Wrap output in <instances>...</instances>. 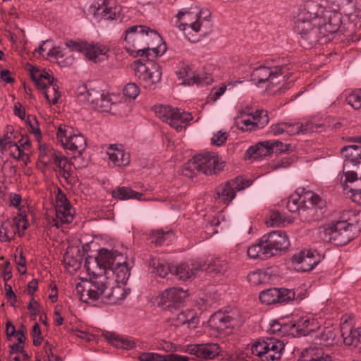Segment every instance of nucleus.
I'll return each instance as SVG.
<instances>
[{
    "mask_svg": "<svg viewBox=\"0 0 361 361\" xmlns=\"http://www.w3.org/2000/svg\"><path fill=\"white\" fill-rule=\"evenodd\" d=\"M174 238L175 235L171 230L166 231L163 230L152 231L149 236L151 242L157 246L169 245Z\"/></svg>",
    "mask_w": 361,
    "mask_h": 361,
    "instance_id": "nucleus-37",
    "label": "nucleus"
},
{
    "mask_svg": "<svg viewBox=\"0 0 361 361\" xmlns=\"http://www.w3.org/2000/svg\"><path fill=\"white\" fill-rule=\"evenodd\" d=\"M88 94V102L92 109L101 112L110 111L114 102L108 92L104 90H92Z\"/></svg>",
    "mask_w": 361,
    "mask_h": 361,
    "instance_id": "nucleus-26",
    "label": "nucleus"
},
{
    "mask_svg": "<svg viewBox=\"0 0 361 361\" xmlns=\"http://www.w3.org/2000/svg\"><path fill=\"white\" fill-rule=\"evenodd\" d=\"M125 42L126 51L132 56H145L149 58L150 56H159L166 51L165 45L162 51L159 49L161 47L149 48V46L142 47V42L147 41L149 36L154 39L160 40V35L158 32L144 25H133L128 27L125 32Z\"/></svg>",
    "mask_w": 361,
    "mask_h": 361,
    "instance_id": "nucleus-4",
    "label": "nucleus"
},
{
    "mask_svg": "<svg viewBox=\"0 0 361 361\" xmlns=\"http://www.w3.org/2000/svg\"><path fill=\"white\" fill-rule=\"evenodd\" d=\"M187 351L197 357L203 359H213L219 353V347L216 343H208L204 345H189Z\"/></svg>",
    "mask_w": 361,
    "mask_h": 361,
    "instance_id": "nucleus-29",
    "label": "nucleus"
},
{
    "mask_svg": "<svg viewBox=\"0 0 361 361\" xmlns=\"http://www.w3.org/2000/svg\"><path fill=\"white\" fill-rule=\"evenodd\" d=\"M295 29L301 38L310 45L316 44L322 37L320 24L317 21L300 19V18L296 17Z\"/></svg>",
    "mask_w": 361,
    "mask_h": 361,
    "instance_id": "nucleus-17",
    "label": "nucleus"
},
{
    "mask_svg": "<svg viewBox=\"0 0 361 361\" xmlns=\"http://www.w3.org/2000/svg\"><path fill=\"white\" fill-rule=\"evenodd\" d=\"M176 325H183L188 324L190 327H195L198 323V319L196 317V314L193 310H188L181 312L177 315Z\"/></svg>",
    "mask_w": 361,
    "mask_h": 361,
    "instance_id": "nucleus-42",
    "label": "nucleus"
},
{
    "mask_svg": "<svg viewBox=\"0 0 361 361\" xmlns=\"http://www.w3.org/2000/svg\"><path fill=\"white\" fill-rule=\"evenodd\" d=\"M179 23L177 27L180 30H185L187 27H190L192 30L198 32L201 26H204V23H209L207 19L208 16L202 17L201 11H190L188 10L180 11L176 16Z\"/></svg>",
    "mask_w": 361,
    "mask_h": 361,
    "instance_id": "nucleus-18",
    "label": "nucleus"
},
{
    "mask_svg": "<svg viewBox=\"0 0 361 361\" xmlns=\"http://www.w3.org/2000/svg\"><path fill=\"white\" fill-rule=\"evenodd\" d=\"M123 94L130 99H135L140 94V87L135 82H128L123 88Z\"/></svg>",
    "mask_w": 361,
    "mask_h": 361,
    "instance_id": "nucleus-52",
    "label": "nucleus"
},
{
    "mask_svg": "<svg viewBox=\"0 0 361 361\" xmlns=\"http://www.w3.org/2000/svg\"><path fill=\"white\" fill-rule=\"evenodd\" d=\"M153 109L157 117L178 132L185 128L193 118L191 113L167 105H156Z\"/></svg>",
    "mask_w": 361,
    "mask_h": 361,
    "instance_id": "nucleus-9",
    "label": "nucleus"
},
{
    "mask_svg": "<svg viewBox=\"0 0 361 361\" xmlns=\"http://www.w3.org/2000/svg\"><path fill=\"white\" fill-rule=\"evenodd\" d=\"M47 56L54 57L61 66H68L73 64L74 59L72 54L65 51L60 47H51L47 53Z\"/></svg>",
    "mask_w": 361,
    "mask_h": 361,
    "instance_id": "nucleus-35",
    "label": "nucleus"
},
{
    "mask_svg": "<svg viewBox=\"0 0 361 361\" xmlns=\"http://www.w3.org/2000/svg\"><path fill=\"white\" fill-rule=\"evenodd\" d=\"M70 206L71 204L68 201L66 196L63 193H62L61 191L59 190V193L56 196L55 209H60L62 207H67Z\"/></svg>",
    "mask_w": 361,
    "mask_h": 361,
    "instance_id": "nucleus-55",
    "label": "nucleus"
},
{
    "mask_svg": "<svg viewBox=\"0 0 361 361\" xmlns=\"http://www.w3.org/2000/svg\"><path fill=\"white\" fill-rule=\"evenodd\" d=\"M268 226H285L286 220L285 217L278 211H273L270 213L268 220H267Z\"/></svg>",
    "mask_w": 361,
    "mask_h": 361,
    "instance_id": "nucleus-47",
    "label": "nucleus"
},
{
    "mask_svg": "<svg viewBox=\"0 0 361 361\" xmlns=\"http://www.w3.org/2000/svg\"><path fill=\"white\" fill-rule=\"evenodd\" d=\"M90 280L82 283H78L75 287V292L80 300L84 302L95 301L104 295L105 292L114 282V278L102 274H89Z\"/></svg>",
    "mask_w": 361,
    "mask_h": 361,
    "instance_id": "nucleus-6",
    "label": "nucleus"
},
{
    "mask_svg": "<svg viewBox=\"0 0 361 361\" xmlns=\"http://www.w3.org/2000/svg\"><path fill=\"white\" fill-rule=\"evenodd\" d=\"M286 66H276L267 67L261 66L253 69L251 74V80L259 86L266 84V86H274L279 82V77L286 73Z\"/></svg>",
    "mask_w": 361,
    "mask_h": 361,
    "instance_id": "nucleus-15",
    "label": "nucleus"
},
{
    "mask_svg": "<svg viewBox=\"0 0 361 361\" xmlns=\"http://www.w3.org/2000/svg\"><path fill=\"white\" fill-rule=\"evenodd\" d=\"M269 279L267 271L263 270H258L250 273L247 276V280L250 284L257 286L262 283H267Z\"/></svg>",
    "mask_w": 361,
    "mask_h": 361,
    "instance_id": "nucleus-44",
    "label": "nucleus"
},
{
    "mask_svg": "<svg viewBox=\"0 0 361 361\" xmlns=\"http://www.w3.org/2000/svg\"><path fill=\"white\" fill-rule=\"evenodd\" d=\"M102 336L110 344L118 348L129 350L135 346L134 340L126 336L117 335L109 331L102 333Z\"/></svg>",
    "mask_w": 361,
    "mask_h": 361,
    "instance_id": "nucleus-32",
    "label": "nucleus"
},
{
    "mask_svg": "<svg viewBox=\"0 0 361 361\" xmlns=\"http://www.w3.org/2000/svg\"><path fill=\"white\" fill-rule=\"evenodd\" d=\"M204 266L205 264L201 261L181 263L177 267H173V274L179 279L185 281L194 275L197 271L202 269Z\"/></svg>",
    "mask_w": 361,
    "mask_h": 361,
    "instance_id": "nucleus-28",
    "label": "nucleus"
},
{
    "mask_svg": "<svg viewBox=\"0 0 361 361\" xmlns=\"http://www.w3.org/2000/svg\"><path fill=\"white\" fill-rule=\"evenodd\" d=\"M57 140L66 149L81 154L87 145L86 138L81 133H75L70 126H60L57 130Z\"/></svg>",
    "mask_w": 361,
    "mask_h": 361,
    "instance_id": "nucleus-11",
    "label": "nucleus"
},
{
    "mask_svg": "<svg viewBox=\"0 0 361 361\" xmlns=\"http://www.w3.org/2000/svg\"><path fill=\"white\" fill-rule=\"evenodd\" d=\"M39 161L45 167L54 165L55 171L59 169V174L67 183H71L73 171L68 159L63 152L45 145H39Z\"/></svg>",
    "mask_w": 361,
    "mask_h": 361,
    "instance_id": "nucleus-7",
    "label": "nucleus"
},
{
    "mask_svg": "<svg viewBox=\"0 0 361 361\" xmlns=\"http://www.w3.org/2000/svg\"><path fill=\"white\" fill-rule=\"evenodd\" d=\"M59 89V87L57 84V80L52 78L50 84L47 85V87L43 90L44 97L49 103L56 104L58 102V100L61 97V93Z\"/></svg>",
    "mask_w": 361,
    "mask_h": 361,
    "instance_id": "nucleus-41",
    "label": "nucleus"
},
{
    "mask_svg": "<svg viewBox=\"0 0 361 361\" xmlns=\"http://www.w3.org/2000/svg\"><path fill=\"white\" fill-rule=\"evenodd\" d=\"M335 339V334L331 329H325L321 334V341H323L324 345H329L333 344Z\"/></svg>",
    "mask_w": 361,
    "mask_h": 361,
    "instance_id": "nucleus-54",
    "label": "nucleus"
},
{
    "mask_svg": "<svg viewBox=\"0 0 361 361\" xmlns=\"http://www.w3.org/2000/svg\"><path fill=\"white\" fill-rule=\"evenodd\" d=\"M325 201L312 191L298 188L287 201L286 207L290 212H298L300 220L310 222L319 219L323 215Z\"/></svg>",
    "mask_w": 361,
    "mask_h": 361,
    "instance_id": "nucleus-3",
    "label": "nucleus"
},
{
    "mask_svg": "<svg viewBox=\"0 0 361 361\" xmlns=\"http://www.w3.org/2000/svg\"><path fill=\"white\" fill-rule=\"evenodd\" d=\"M92 89H87V86L82 85L79 86L77 88V94L78 97L80 98L81 100L83 101H87L88 102V97H89V93L90 91H92Z\"/></svg>",
    "mask_w": 361,
    "mask_h": 361,
    "instance_id": "nucleus-61",
    "label": "nucleus"
},
{
    "mask_svg": "<svg viewBox=\"0 0 361 361\" xmlns=\"http://www.w3.org/2000/svg\"><path fill=\"white\" fill-rule=\"evenodd\" d=\"M251 185L250 180L241 177L228 180L224 185L216 188L215 198L228 204L235 197L236 191H240Z\"/></svg>",
    "mask_w": 361,
    "mask_h": 361,
    "instance_id": "nucleus-16",
    "label": "nucleus"
},
{
    "mask_svg": "<svg viewBox=\"0 0 361 361\" xmlns=\"http://www.w3.org/2000/svg\"><path fill=\"white\" fill-rule=\"evenodd\" d=\"M361 212L346 211L339 221L326 225L321 233L322 239L337 246H343L351 241L355 231H359Z\"/></svg>",
    "mask_w": 361,
    "mask_h": 361,
    "instance_id": "nucleus-2",
    "label": "nucleus"
},
{
    "mask_svg": "<svg viewBox=\"0 0 361 361\" xmlns=\"http://www.w3.org/2000/svg\"><path fill=\"white\" fill-rule=\"evenodd\" d=\"M6 242L11 241L16 234V228L13 222L6 220L1 224L0 226Z\"/></svg>",
    "mask_w": 361,
    "mask_h": 361,
    "instance_id": "nucleus-48",
    "label": "nucleus"
},
{
    "mask_svg": "<svg viewBox=\"0 0 361 361\" xmlns=\"http://www.w3.org/2000/svg\"><path fill=\"white\" fill-rule=\"evenodd\" d=\"M149 65L150 66H148L140 60L135 61V75L145 88L154 90L157 83L161 80V72L157 64L150 63Z\"/></svg>",
    "mask_w": 361,
    "mask_h": 361,
    "instance_id": "nucleus-12",
    "label": "nucleus"
},
{
    "mask_svg": "<svg viewBox=\"0 0 361 361\" xmlns=\"http://www.w3.org/2000/svg\"><path fill=\"white\" fill-rule=\"evenodd\" d=\"M227 139V135L225 132L219 131L212 137V143L216 146L223 145Z\"/></svg>",
    "mask_w": 361,
    "mask_h": 361,
    "instance_id": "nucleus-57",
    "label": "nucleus"
},
{
    "mask_svg": "<svg viewBox=\"0 0 361 361\" xmlns=\"http://www.w3.org/2000/svg\"><path fill=\"white\" fill-rule=\"evenodd\" d=\"M341 334L345 345L356 346L359 343L357 329H352L351 321H348L347 319H341Z\"/></svg>",
    "mask_w": 361,
    "mask_h": 361,
    "instance_id": "nucleus-33",
    "label": "nucleus"
},
{
    "mask_svg": "<svg viewBox=\"0 0 361 361\" xmlns=\"http://www.w3.org/2000/svg\"><path fill=\"white\" fill-rule=\"evenodd\" d=\"M321 257L315 250H303L292 257V262L295 269L299 271H309L319 264Z\"/></svg>",
    "mask_w": 361,
    "mask_h": 361,
    "instance_id": "nucleus-21",
    "label": "nucleus"
},
{
    "mask_svg": "<svg viewBox=\"0 0 361 361\" xmlns=\"http://www.w3.org/2000/svg\"><path fill=\"white\" fill-rule=\"evenodd\" d=\"M139 360L140 361H191L194 359L174 353L160 355L156 353H142L140 355Z\"/></svg>",
    "mask_w": 361,
    "mask_h": 361,
    "instance_id": "nucleus-30",
    "label": "nucleus"
},
{
    "mask_svg": "<svg viewBox=\"0 0 361 361\" xmlns=\"http://www.w3.org/2000/svg\"><path fill=\"white\" fill-rule=\"evenodd\" d=\"M320 128H322L321 125L314 124L310 121L305 123L283 122L271 125L270 126V132L275 136L283 134L287 136H292L318 131Z\"/></svg>",
    "mask_w": 361,
    "mask_h": 361,
    "instance_id": "nucleus-13",
    "label": "nucleus"
},
{
    "mask_svg": "<svg viewBox=\"0 0 361 361\" xmlns=\"http://www.w3.org/2000/svg\"><path fill=\"white\" fill-rule=\"evenodd\" d=\"M31 77L36 87L39 90L47 87V85L50 84L52 78H54L48 72L39 71H32Z\"/></svg>",
    "mask_w": 361,
    "mask_h": 361,
    "instance_id": "nucleus-40",
    "label": "nucleus"
},
{
    "mask_svg": "<svg viewBox=\"0 0 361 361\" xmlns=\"http://www.w3.org/2000/svg\"><path fill=\"white\" fill-rule=\"evenodd\" d=\"M260 301L266 305L287 303L295 298V293L288 289L270 288L259 293Z\"/></svg>",
    "mask_w": 361,
    "mask_h": 361,
    "instance_id": "nucleus-23",
    "label": "nucleus"
},
{
    "mask_svg": "<svg viewBox=\"0 0 361 361\" xmlns=\"http://www.w3.org/2000/svg\"><path fill=\"white\" fill-rule=\"evenodd\" d=\"M179 78H183L182 82L184 85H207L212 82V78L209 75L202 76L196 73L195 68L192 64L183 63L178 72Z\"/></svg>",
    "mask_w": 361,
    "mask_h": 361,
    "instance_id": "nucleus-25",
    "label": "nucleus"
},
{
    "mask_svg": "<svg viewBox=\"0 0 361 361\" xmlns=\"http://www.w3.org/2000/svg\"><path fill=\"white\" fill-rule=\"evenodd\" d=\"M290 246L286 233L276 231L264 235L258 243L250 245L247 255L252 259H266L284 251Z\"/></svg>",
    "mask_w": 361,
    "mask_h": 361,
    "instance_id": "nucleus-5",
    "label": "nucleus"
},
{
    "mask_svg": "<svg viewBox=\"0 0 361 361\" xmlns=\"http://www.w3.org/2000/svg\"><path fill=\"white\" fill-rule=\"evenodd\" d=\"M246 153L250 157L257 159L267 156L271 152L269 145L267 144L265 141L259 142L256 145L250 146Z\"/></svg>",
    "mask_w": 361,
    "mask_h": 361,
    "instance_id": "nucleus-39",
    "label": "nucleus"
},
{
    "mask_svg": "<svg viewBox=\"0 0 361 361\" xmlns=\"http://www.w3.org/2000/svg\"><path fill=\"white\" fill-rule=\"evenodd\" d=\"M224 167V162L217 155L210 152H203L195 155L185 165L183 173L192 177L195 171L207 175H212L220 171Z\"/></svg>",
    "mask_w": 361,
    "mask_h": 361,
    "instance_id": "nucleus-8",
    "label": "nucleus"
},
{
    "mask_svg": "<svg viewBox=\"0 0 361 361\" xmlns=\"http://www.w3.org/2000/svg\"><path fill=\"white\" fill-rule=\"evenodd\" d=\"M151 266L153 269V272L161 278L166 277L169 272L173 274V267H171L168 264L153 261L151 263Z\"/></svg>",
    "mask_w": 361,
    "mask_h": 361,
    "instance_id": "nucleus-45",
    "label": "nucleus"
},
{
    "mask_svg": "<svg viewBox=\"0 0 361 361\" xmlns=\"http://www.w3.org/2000/svg\"><path fill=\"white\" fill-rule=\"evenodd\" d=\"M215 319H218L222 325H219V328H227L229 326V323L231 322V317L224 314H216L214 317Z\"/></svg>",
    "mask_w": 361,
    "mask_h": 361,
    "instance_id": "nucleus-64",
    "label": "nucleus"
},
{
    "mask_svg": "<svg viewBox=\"0 0 361 361\" xmlns=\"http://www.w3.org/2000/svg\"><path fill=\"white\" fill-rule=\"evenodd\" d=\"M75 335L78 338L85 340L87 342L94 341L96 338V336L93 334H91L90 332L85 330L76 329L75 331Z\"/></svg>",
    "mask_w": 361,
    "mask_h": 361,
    "instance_id": "nucleus-56",
    "label": "nucleus"
},
{
    "mask_svg": "<svg viewBox=\"0 0 361 361\" xmlns=\"http://www.w3.org/2000/svg\"><path fill=\"white\" fill-rule=\"evenodd\" d=\"M188 296L187 290L182 288L173 287L164 290L159 295V305L171 311L178 308Z\"/></svg>",
    "mask_w": 361,
    "mask_h": 361,
    "instance_id": "nucleus-19",
    "label": "nucleus"
},
{
    "mask_svg": "<svg viewBox=\"0 0 361 361\" xmlns=\"http://www.w3.org/2000/svg\"><path fill=\"white\" fill-rule=\"evenodd\" d=\"M205 264L202 269L207 270L208 272L222 273L226 269V263L225 261L219 258L212 259L208 264Z\"/></svg>",
    "mask_w": 361,
    "mask_h": 361,
    "instance_id": "nucleus-43",
    "label": "nucleus"
},
{
    "mask_svg": "<svg viewBox=\"0 0 361 361\" xmlns=\"http://www.w3.org/2000/svg\"><path fill=\"white\" fill-rule=\"evenodd\" d=\"M120 283L114 282L109 287V292L104 295V298L111 304H118L123 300L130 293V290L118 285ZM122 284H125L126 283Z\"/></svg>",
    "mask_w": 361,
    "mask_h": 361,
    "instance_id": "nucleus-34",
    "label": "nucleus"
},
{
    "mask_svg": "<svg viewBox=\"0 0 361 361\" xmlns=\"http://www.w3.org/2000/svg\"><path fill=\"white\" fill-rule=\"evenodd\" d=\"M341 153L344 159V167L348 164L355 166L361 162V145L345 146L341 148Z\"/></svg>",
    "mask_w": 361,
    "mask_h": 361,
    "instance_id": "nucleus-31",
    "label": "nucleus"
},
{
    "mask_svg": "<svg viewBox=\"0 0 361 361\" xmlns=\"http://www.w3.org/2000/svg\"><path fill=\"white\" fill-rule=\"evenodd\" d=\"M323 13H325L324 7L316 1H309L300 8L297 17L319 23Z\"/></svg>",
    "mask_w": 361,
    "mask_h": 361,
    "instance_id": "nucleus-27",
    "label": "nucleus"
},
{
    "mask_svg": "<svg viewBox=\"0 0 361 361\" xmlns=\"http://www.w3.org/2000/svg\"><path fill=\"white\" fill-rule=\"evenodd\" d=\"M226 90V85H222L220 87H214L209 94V99L216 102L221 95H223Z\"/></svg>",
    "mask_w": 361,
    "mask_h": 361,
    "instance_id": "nucleus-58",
    "label": "nucleus"
},
{
    "mask_svg": "<svg viewBox=\"0 0 361 361\" xmlns=\"http://www.w3.org/2000/svg\"><path fill=\"white\" fill-rule=\"evenodd\" d=\"M66 47L71 51H75L84 54L86 58L94 62H99L107 59L109 49L105 46L89 44L86 42H75L68 40L66 42Z\"/></svg>",
    "mask_w": 361,
    "mask_h": 361,
    "instance_id": "nucleus-14",
    "label": "nucleus"
},
{
    "mask_svg": "<svg viewBox=\"0 0 361 361\" xmlns=\"http://www.w3.org/2000/svg\"><path fill=\"white\" fill-rule=\"evenodd\" d=\"M4 269L2 271V277L5 282L8 281L12 277V271L11 263L9 261H6L4 264Z\"/></svg>",
    "mask_w": 361,
    "mask_h": 361,
    "instance_id": "nucleus-63",
    "label": "nucleus"
},
{
    "mask_svg": "<svg viewBox=\"0 0 361 361\" xmlns=\"http://www.w3.org/2000/svg\"><path fill=\"white\" fill-rule=\"evenodd\" d=\"M344 190H347V195L350 193V197L353 202L361 204V180H358L355 185L345 186Z\"/></svg>",
    "mask_w": 361,
    "mask_h": 361,
    "instance_id": "nucleus-46",
    "label": "nucleus"
},
{
    "mask_svg": "<svg viewBox=\"0 0 361 361\" xmlns=\"http://www.w3.org/2000/svg\"><path fill=\"white\" fill-rule=\"evenodd\" d=\"M44 348L47 357V361H59V357L54 354L52 348L48 342L45 343Z\"/></svg>",
    "mask_w": 361,
    "mask_h": 361,
    "instance_id": "nucleus-62",
    "label": "nucleus"
},
{
    "mask_svg": "<svg viewBox=\"0 0 361 361\" xmlns=\"http://www.w3.org/2000/svg\"><path fill=\"white\" fill-rule=\"evenodd\" d=\"M269 122L267 111L260 109L257 110L252 118H243L238 117L235 124L243 131H252L262 128Z\"/></svg>",
    "mask_w": 361,
    "mask_h": 361,
    "instance_id": "nucleus-24",
    "label": "nucleus"
},
{
    "mask_svg": "<svg viewBox=\"0 0 361 361\" xmlns=\"http://www.w3.org/2000/svg\"><path fill=\"white\" fill-rule=\"evenodd\" d=\"M284 347L283 341L270 337L255 343L251 350L262 361H274L281 358Z\"/></svg>",
    "mask_w": 361,
    "mask_h": 361,
    "instance_id": "nucleus-10",
    "label": "nucleus"
},
{
    "mask_svg": "<svg viewBox=\"0 0 361 361\" xmlns=\"http://www.w3.org/2000/svg\"><path fill=\"white\" fill-rule=\"evenodd\" d=\"M89 12L98 20H114L119 9L114 0H97L90 7Z\"/></svg>",
    "mask_w": 361,
    "mask_h": 361,
    "instance_id": "nucleus-20",
    "label": "nucleus"
},
{
    "mask_svg": "<svg viewBox=\"0 0 361 361\" xmlns=\"http://www.w3.org/2000/svg\"><path fill=\"white\" fill-rule=\"evenodd\" d=\"M11 147H15L19 152V155L20 156L23 151L20 149V147L16 144L13 142L9 137H4L0 139V147L2 149H6L7 147L10 148Z\"/></svg>",
    "mask_w": 361,
    "mask_h": 361,
    "instance_id": "nucleus-59",
    "label": "nucleus"
},
{
    "mask_svg": "<svg viewBox=\"0 0 361 361\" xmlns=\"http://www.w3.org/2000/svg\"><path fill=\"white\" fill-rule=\"evenodd\" d=\"M19 212L20 213L13 218L12 222L16 228V232H23L28 226L27 216L23 213L21 208H19Z\"/></svg>",
    "mask_w": 361,
    "mask_h": 361,
    "instance_id": "nucleus-49",
    "label": "nucleus"
},
{
    "mask_svg": "<svg viewBox=\"0 0 361 361\" xmlns=\"http://www.w3.org/2000/svg\"><path fill=\"white\" fill-rule=\"evenodd\" d=\"M107 154L109 160L116 166H126L130 164V154L123 150L114 149L111 145Z\"/></svg>",
    "mask_w": 361,
    "mask_h": 361,
    "instance_id": "nucleus-36",
    "label": "nucleus"
},
{
    "mask_svg": "<svg viewBox=\"0 0 361 361\" xmlns=\"http://www.w3.org/2000/svg\"><path fill=\"white\" fill-rule=\"evenodd\" d=\"M112 197L120 200H127L129 199H137L142 200L143 195L135 192L128 187H117L111 192Z\"/></svg>",
    "mask_w": 361,
    "mask_h": 361,
    "instance_id": "nucleus-38",
    "label": "nucleus"
},
{
    "mask_svg": "<svg viewBox=\"0 0 361 361\" xmlns=\"http://www.w3.org/2000/svg\"><path fill=\"white\" fill-rule=\"evenodd\" d=\"M85 267L88 274L108 275L117 283H126L130 273L127 258L116 250L102 248L94 257L85 259Z\"/></svg>",
    "mask_w": 361,
    "mask_h": 361,
    "instance_id": "nucleus-1",
    "label": "nucleus"
},
{
    "mask_svg": "<svg viewBox=\"0 0 361 361\" xmlns=\"http://www.w3.org/2000/svg\"><path fill=\"white\" fill-rule=\"evenodd\" d=\"M56 216L61 223H71L73 219L71 206L56 209Z\"/></svg>",
    "mask_w": 361,
    "mask_h": 361,
    "instance_id": "nucleus-50",
    "label": "nucleus"
},
{
    "mask_svg": "<svg viewBox=\"0 0 361 361\" xmlns=\"http://www.w3.org/2000/svg\"><path fill=\"white\" fill-rule=\"evenodd\" d=\"M341 13L325 8V13L320 19V33L322 37L335 33L341 28L342 24Z\"/></svg>",
    "mask_w": 361,
    "mask_h": 361,
    "instance_id": "nucleus-22",
    "label": "nucleus"
},
{
    "mask_svg": "<svg viewBox=\"0 0 361 361\" xmlns=\"http://www.w3.org/2000/svg\"><path fill=\"white\" fill-rule=\"evenodd\" d=\"M266 143L269 145L271 153L274 152L276 153H281L288 150V146H285L284 147L283 142L279 140H268L266 141Z\"/></svg>",
    "mask_w": 361,
    "mask_h": 361,
    "instance_id": "nucleus-53",
    "label": "nucleus"
},
{
    "mask_svg": "<svg viewBox=\"0 0 361 361\" xmlns=\"http://www.w3.org/2000/svg\"><path fill=\"white\" fill-rule=\"evenodd\" d=\"M346 102L356 110L361 109V89L350 94L345 99Z\"/></svg>",
    "mask_w": 361,
    "mask_h": 361,
    "instance_id": "nucleus-51",
    "label": "nucleus"
},
{
    "mask_svg": "<svg viewBox=\"0 0 361 361\" xmlns=\"http://www.w3.org/2000/svg\"><path fill=\"white\" fill-rule=\"evenodd\" d=\"M345 182L349 183L351 185H355L357 184V182L358 180H360L361 178H357V174L353 171H346L345 174ZM348 185L347 183L344 185L343 187Z\"/></svg>",
    "mask_w": 361,
    "mask_h": 361,
    "instance_id": "nucleus-60",
    "label": "nucleus"
}]
</instances>
